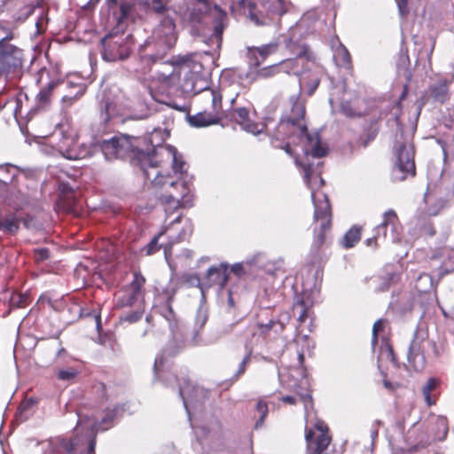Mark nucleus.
<instances>
[{
  "instance_id": "1",
  "label": "nucleus",
  "mask_w": 454,
  "mask_h": 454,
  "mask_svg": "<svg viewBox=\"0 0 454 454\" xmlns=\"http://www.w3.org/2000/svg\"><path fill=\"white\" fill-rule=\"evenodd\" d=\"M159 133L158 130H154L148 137L144 138L145 142L153 146L151 152H145L144 150L138 151V160L141 163V168L147 180H150L154 187H160L166 184H169L170 186L180 185L182 189L185 190V186L183 183H176L172 179L169 174L164 175L162 170H157L156 168H162L163 163H171L173 170L176 173H183L184 168V162L178 156L176 149L172 145H153V137Z\"/></svg>"
},
{
  "instance_id": "2",
  "label": "nucleus",
  "mask_w": 454,
  "mask_h": 454,
  "mask_svg": "<svg viewBox=\"0 0 454 454\" xmlns=\"http://www.w3.org/2000/svg\"><path fill=\"white\" fill-rule=\"evenodd\" d=\"M291 102L290 113L281 118L277 127L275 140L279 141L293 137H297L299 139L305 138L307 145L303 151L306 155L315 158L325 156L327 148L321 144L319 136L312 135L308 130L305 122L306 107L304 103L299 97L292 98Z\"/></svg>"
},
{
  "instance_id": "3",
  "label": "nucleus",
  "mask_w": 454,
  "mask_h": 454,
  "mask_svg": "<svg viewBox=\"0 0 454 454\" xmlns=\"http://www.w3.org/2000/svg\"><path fill=\"white\" fill-rule=\"evenodd\" d=\"M170 0H141L140 4L146 9L159 15H166L154 31L156 39L155 46L158 47V52L154 59H162L176 43L177 34L176 32V24L173 18L167 15L169 11Z\"/></svg>"
},
{
  "instance_id": "4",
  "label": "nucleus",
  "mask_w": 454,
  "mask_h": 454,
  "mask_svg": "<svg viewBox=\"0 0 454 454\" xmlns=\"http://www.w3.org/2000/svg\"><path fill=\"white\" fill-rule=\"evenodd\" d=\"M200 99L210 103L211 110L188 114L186 119L190 126L200 129L217 125L227 117L223 109V94L218 88L203 89L200 92Z\"/></svg>"
},
{
  "instance_id": "5",
  "label": "nucleus",
  "mask_w": 454,
  "mask_h": 454,
  "mask_svg": "<svg viewBox=\"0 0 454 454\" xmlns=\"http://www.w3.org/2000/svg\"><path fill=\"white\" fill-rule=\"evenodd\" d=\"M287 48L291 54L294 56V58L283 60L278 65H273L259 69L257 71V76L261 78H269L280 73L283 68H290L294 74H299L302 72L299 69L300 64L303 65L305 62L315 63L316 57L307 44H299L293 40H289L287 43Z\"/></svg>"
},
{
  "instance_id": "6",
  "label": "nucleus",
  "mask_w": 454,
  "mask_h": 454,
  "mask_svg": "<svg viewBox=\"0 0 454 454\" xmlns=\"http://www.w3.org/2000/svg\"><path fill=\"white\" fill-rule=\"evenodd\" d=\"M314 201L313 215V243L312 247L319 250L326 240L327 233L332 228L333 211L330 200L326 194H322V198H316L312 192Z\"/></svg>"
},
{
  "instance_id": "7",
  "label": "nucleus",
  "mask_w": 454,
  "mask_h": 454,
  "mask_svg": "<svg viewBox=\"0 0 454 454\" xmlns=\"http://www.w3.org/2000/svg\"><path fill=\"white\" fill-rule=\"evenodd\" d=\"M146 278L140 270L132 271V280L115 295V308L145 307Z\"/></svg>"
},
{
  "instance_id": "8",
  "label": "nucleus",
  "mask_w": 454,
  "mask_h": 454,
  "mask_svg": "<svg viewBox=\"0 0 454 454\" xmlns=\"http://www.w3.org/2000/svg\"><path fill=\"white\" fill-rule=\"evenodd\" d=\"M101 56L107 62H115L128 59L132 51L131 35L110 33L101 39Z\"/></svg>"
},
{
  "instance_id": "9",
  "label": "nucleus",
  "mask_w": 454,
  "mask_h": 454,
  "mask_svg": "<svg viewBox=\"0 0 454 454\" xmlns=\"http://www.w3.org/2000/svg\"><path fill=\"white\" fill-rule=\"evenodd\" d=\"M396 160L394 163L391 178L393 182H403L416 176L415 148L412 145L400 144L396 147Z\"/></svg>"
},
{
  "instance_id": "10",
  "label": "nucleus",
  "mask_w": 454,
  "mask_h": 454,
  "mask_svg": "<svg viewBox=\"0 0 454 454\" xmlns=\"http://www.w3.org/2000/svg\"><path fill=\"white\" fill-rule=\"evenodd\" d=\"M260 7L261 9L257 10L256 4L252 2L247 4L248 16L257 25H265V18L273 20L286 12L285 0H260Z\"/></svg>"
},
{
  "instance_id": "11",
  "label": "nucleus",
  "mask_w": 454,
  "mask_h": 454,
  "mask_svg": "<svg viewBox=\"0 0 454 454\" xmlns=\"http://www.w3.org/2000/svg\"><path fill=\"white\" fill-rule=\"evenodd\" d=\"M99 147L108 160L122 159L129 153H136L138 157L139 148H136L132 138L126 135L114 136L99 143Z\"/></svg>"
},
{
  "instance_id": "12",
  "label": "nucleus",
  "mask_w": 454,
  "mask_h": 454,
  "mask_svg": "<svg viewBox=\"0 0 454 454\" xmlns=\"http://www.w3.org/2000/svg\"><path fill=\"white\" fill-rule=\"evenodd\" d=\"M182 215H179L172 220L168 225L163 226L159 231L162 233V237H166V241H163V251L165 255L170 254L173 247L176 244L188 239L193 231L192 225L190 221L184 223V226L179 227Z\"/></svg>"
},
{
  "instance_id": "13",
  "label": "nucleus",
  "mask_w": 454,
  "mask_h": 454,
  "mask_svg": "<svg viewBox=\"0 0 454 454\" xmlns=\"http://www.w3.org/2000/svg\"><path fill=\"white\" fill-rule=\"evenodd\" d=\"M314 428L318 432L317 435H315L312 428H306L305 430L307 454H328V447L332 442V437L329 434L327 424L321 419H317L314 424Z\"/></svg>"
},
{
  "instance_id": "14",
  "label": "nucleus",
  "mask_w": 454,
  "mask_h": 454,
  "mask_svg": "<svg viewBox=\"0 0 454 454\" xmlns=\"http://www.w3.org/2000/svg\"><path fill=\"white\" fill-rule=\"evenodd\" d=\"M33 12V6L28 4L27 0H4L0 12L3 18L0 20L13 24V29H17Z\"/></svg>"
},
{
  "instance_id": "15",
  "label": "nucleus",
  "mask_w": 454,
  "mask_h": 454,
  "mask_svg": "<svg viewBox=\"0 0 454 454\" xmlns=\"http://www.w3.org/2000/svg\"><path fill=\"white\" fill-rule=\"evenodd\" d=\"M197 53H189L176 57L173 61L174 69L168 74L163 77V82L168 86H175L180 81L181 72L183 69L194 70L199 72L197 68H201V64L196 59Z\"/></svg>"
},
{
  "instance_id": "16",
  "label": "nucleus",
  "mask_w": 454,
  "mask_h": 454,
  "mask_svg": "<svg viewBox=\"0 0 454 454\" xmlns=\"http://www.w3.org/2000/svg\"><path fill=\"white\" fill-rule=\"evenodd\" d=\"M425 342H427L425 334L417 331L413 335L408 352V362L416 371H420L425 366Z\"/></svg>"
},
{
  "instance_id": "17",
  "label": "nucleus",
  "mask_w": 454,
  "mask_h": 454,
  "mask_svg": "<svg viewBox=\"0 0 454 454\" xmlns=\"http://www.w3.org/2000/svg\"><path fill=\"white\" fill-rule=\"evenodd\" d=\"M8 43L0 44V79H7L8 75L20 65V61L15 58L20 49Z\"/></svg>"
},
{
  "instance_id": "18",
  "label": "nucleus",
  "mask_w": 454,
  "mask_h": 454,
  "mask_svg": "<svg viewBox=\"0 0 454 454\" xmlns=\"http://www.w3.org/2000/svg\"><path fill=\"white\" fill-rule=\"evenodd\" d=\"M20 168L12 164L0 165V185L10 187L8 190L14 200L24 198V193L18 185Z\"/></svg>"
},
{
  "instance_id": "19",
  "label": "nucleus",
  "mask_w": 454,
  "mask_h": 454,
  "mask_svg": "<svg viewBox=\"0 0 454 454\" xmlns=\"http://www.w3.org/2000/svg\"><path fill=\"white\" fill-rule=\"evenodd\" d=\"M375 231L378 235H381L384 239L387 237V233L389 231L391 240L394 242L399 241L402 232V225L396 213L392 209L385 212L383 215V221L376 227Z\"/></svg>"
},
{
  "instance_id": "20",
  "label": "nucleus",
  "mask_w": 454,
  "mask_h": 454,
  "mask_svg": "<svg viewBox=\"0 0 454 454\" xmlns=\"http://www.w3.org/2000/svg\"><path fill=\"white\" fill-rule=\"evenodd\" d=\"M231 118L242 127V129L254 135L261 134L264 125L250 119L249 110L247 107L233 108L230 114Z\"/></svg>"
},
{
  "instance_id": "21",
  "label": "nucleus",
  "mask_w": 454,
  "mask_h": 454,
  "mask_svg": "<svg viewBox=\"0 0 454 454\" xmlns=\"http://www.w3.org/2000/svg\"><path fill=\"white\" fill-rule=\"evenodd\" d=\"M198 3L202 4L208 7L210 14L214 16V33L213 35L216 38L218 43L223 40V33L227 22V13L218 4H214L209 7V0H196Z\"/></svg>"
},
{
  "instance_id": "22",
  "label": "nucleus",
  "mask_w": 454,
  "mask_h": 454,
  "mask_svg": "<svg viewBox=\"0 0 454 454\" xmlns=\"http://www.w3.org/2000/svg\"><path fill=\"white\" fill-rule=\"evenodd\" d=\"M278 43H270L260 47H248L247 58L250 66L259 67L269 56L278 51Z\"/></svg>"
},
{
  "instance_id": "23",
  "label": "nucleus",
  "mask_w": 454,
  "mask_h": 454,
  "mask_svg": "<svg viewBox=\"0 0 454 454\" xmlns=\"http://www.w3.org/2000/svg\"><path fill=\"white\" fill-rule=\"evenodd\" d=\"M184 348V345L173 341L169 343L162 351V354L155 358L153 370L158 376L159 372L163 369L168 359L176 356Z\"/></svg>"
},
{
  "instance_id": "24",
  "label": "nucleus",
  "mask_w": 454,
  "mask_h": 454,
  "mask_svg": "<svg viewBox=\"0 0 454 454\" xmlns=\"http://www.w3.org/2000/svg\"><path fill=\"white\" fill-rule=\"evenodd\" d=\"M454 81V75L450 79L442 78L437 83L428 88L431 97L441 104L445 103L450 98V85Z\"/></svg>"
},
{
  "instance_id": "25",
  "label": "nucleus",
  "mask_w": 454,
  "mask_h": 454,
  "mask_svg": "<svg viewBox=\"0 0 454 454\" xmlns=\"http://www.w3.org/2000/svg\"><path fill=\"white\" fill-rule=\"evenodd\" d=\"M174 300V293L169 294L166 301L159 306V313L163 317L168 324V327L173 334L178 332V318L172 308Z\"/></svg>"
},
{
  "instance_id": "26",
  "label": "nucleus",
  "mask_w": 454,
  "mask_h": 454,
  "mask_svg": "<svg viewBox=\"0 0 454 454\" xmlns=\"http://www.w3.org/2000/svg\"><path fill=\"white\" fill-rule=\"evenodd\" d=\"M227 270V263H221L219 266H212L208 268L207 271V278L210 284L216 285L219 286L220 288H223L229 280Z\"/></svg>"
},
{
  "instance_id": "27",
  "label": "nucleus",
  "mask_w": 454,
  "mask_h": 454,
  "mask_svg": "<svg viewBox=\"0 0 454 454\" xmlns=\"http://www.w3.org/2000/svg\"><path fill=\"white\" fill-rule=\"evenodd\" d=\"M320 75L317 72L303 74L300 79L301 88L309 96H312L320 84Z\"/></svg>"
},
{
  "instance_id": "28",
  "label": "nucleus",
  "mask_w": 454,
  "mask_h": 454,
  "mask_svg": "<svg viewBox=\"0 0 454 454\" xmlns=\"http://www.w3.org/2000/svg\"><path fill=\"white\" fill-rule=\"evenodd\" d=\"M333 59L336 65L345 69L352 68L351 55L348 49L341 43H340L333 51Z\"/></svg>"
},
{
  "instance_id": "29",
  "label": "nucleus",
  "mask_w": 454,
  "mask_h": 454,
  "mask_svg": "<svg viewBox=\"0 0 454 454\" xmlns=\"http://www.w3.org/2000/svg\"><path fill=\"white\" fill-rule=\"evenodd\" d=\"M260 335L267 337L270 332L274 329L275 333H282L285 330V325L280 321L270 320L268 323H257Z\"/></svg>"
},
{
  "instance_id": "30",
  "label": "nucleus",
  "mask_w": 454,
  "mask_h": 454,
  "mask_svg": "<svg viewBox=\"0 0 454 454\" xmlns=\"http://www.w3.org/2000/svg\"><path fill=\"white\" fill-rule=\"evenodd\" d=\"M361 239V228L354 226L344 235L341 244L344 248H351Z\"/></svg>"
},
{
  "instance_id": "31",
  "label": "nucleus",
  "mask_w": 454,
  "mask_h": 454,
  "mask_svg": "<svg viewBox=\"0 0 454 454\" xmlns=\"http://www.w3.org/2000/svg\"><path fill=\"white\" fill-rule=\"evenodd\" d=\"M414 308V299L412 297H407L400 301L395 307L394 310L396 315L400 317H405L407 315H411Z\"/></svg>"
},
{
  "instance_id": "32",
  "label": "nucleus",
  "mask_w": 454,
  "mask_h": 454,
  "mask_svg": "<svg viewBox=\"0 0 454 454\" xmlns=\"http://www.w3.org/2000/svg\"><path fill=\"white\" fill-rule=\"evenodd\" d=\"M162 233L159 232L156 234L148 244L141 248L142 254L150 256L159 252L161 248L163 249V242L160 243Z\"/></svg>"
},
{
  "instance_id": "33",
  "label": "nucleus",
  "mask_w": 454,
  "mask_h": 454,
  "mask_svg": "<svg viewBox=\"0 0 454 454\" xmlns=\"http://www.w3.org/2000/svg\"><path fill=\"white\" fill-rule=\"evenodd\" d=\"M59 84V82L51 81L40 90L37 95V99L41 106H46L50 103L52 91Z\"/></svg>"
},
{
  "instance_id": "34",
  "label": "nucleus",
  "mask_w": 454,
  "mask_h": 454,
  "mask_svg": "<svg viewBox=\"0 0 454 454\" xmlns=\"http://www.w3.org/2000/svg\"><path fill=\"white\" fill-rule=\"evenodd\" d=\"M0 229L9 233H16L20 229V219L16 215L0 220Z\"/></svg>"
},
{
  "instance_id": "35",
  "label": "nucleus",
  "mask_w": 454,
  "mask_h": 454,
  "mask_svg": "<svg viewBox=\"0 0 454 454\" xmlns=\"http://www.w3.org/2000/svg\"><path fill=\"white\" fill-rule=\"evenodd\" d=\"M437 385L438 380L435 378H430L422 388L425 401L428 406L434 405L436 403V400L431 396V392L437 387Z\"/></svg>"
},
{
  "instance_id": "36",
  "label": "nucleus",
  "mask_w": 454,
  "mask_h": 454,
  "mask_svg": "<svg viewBox=\"0 0 454 454\" xmlns=\"http://www.w3.org/2000/svg\"><path fill=\"white\" fill-rule=\"evenodd\" d=\"M30 303V296L25 293H13L10 298V306L12 308H25Z\"/></svg>"
},
{
  "instance_id": "37",
  "label": "nucleus",
  "mask_w": 454,
  "mask_h": 454,
  "mask_svg": "<svg viewBox=\"0 0 454 454\" xmlns=\"http://www.w3.org/2000/svg\"><path fill=\"white\" fill-rule=\"evenodd\" d=\"M160 200L165 205V211L167 213L184 207L180 199L172 194L161 196Z\"/></svg>"
},
{
  "instance_id": "38",
  "label": "nucleus",
  "mask_w": 454,
  "mask_h": 454,
  "mask_svg": "<svg viewBox=\"0 0 454 454\" xmlns=\"http://www.w3.org/2000/svg\"><path fill=\"white\" fill-rule=\"evenodd\" d=\"M20 101V97L18 96H8V95H0V110L4 108L8 104H13L14 106V114L21 115V109L19 105Z\"/></svg>"
},
{
  "instance_id": "39",
  "label": "nucleus",
  "mask_w": 454,
  "mask_h": 454,
  "mask_svg": "<svg viewBox=\"0 0 454 454\" xmlns=\"http://www.w3.org/2000/svg\"><path fill=\"white\" fill-rule=\"evenodd\" d=\"M79 374V371L74 367L61 368L57 372V379L60 381H73Z\"/></svg>"
},
{
  "instance_id": "40",
  "label": "nucleus",
  "mask_w": 454,
  "mask_h": 454,
  "mask_svg": "<svg viewBox=\"0 0 454 454\" xmlns=\"http://www.w3.org/2000/svg\"><path fill=\"white\" fill-rule=\"evenodd\" d=\"M255 409L260 413V417L254 425V428L258 429L262 427L264 420L268 415V403L263 400H259L256 403Z\"/></svg>"
},
{
  "instance_id": "41",
  "label": "nucleus",
  "mask_w": 454,
  "mask_h": 454,
  "mask_svg": "<svg viewBox=\"0 0 454 454\" xmlns=\"http://www.w3.org/2000/svg\"><path fill=\"white\" fill-rule=\"evenodd\" d=\"M117 416V409H112L106 411V414L102 420L98 424V429L107 430L113 426V422Z\"/></svg>"
},
{
  "instance_id": "42",
  "label": "nucleus",
  "mask_w": 454,
  "mask_h": 454,
  "mask_svg": "<svg viewBox=\"0 0 454 454\" xmlns=\"http://www.w3.org/2000/svg\"><path fill=\"white\" fill-rule=\"evenodd\" d=\"M136 309L131 312L126 313L124 316L121 317V320L123 322H128L129 324H134L139 321L145 313V307H135Z\"/></svg>"
},
{
  "instance_id": "43",
  "label": "nucleus",
  "mask_w": 454,
  "mask_h": 454,
  "mask_svg": "<svg viewBox=\"0 0 454 454\" xmlns=\"http://www.w3.org/2000/svg\"><path fill=\"white\" fill-rule=\"evenodd\" d=\"M78 442L79 440L77 437L65 438L61 440L60 447L66 454H76L75 449L78 445Z\"/></svg>"
},
{
  "instance_id": "44",
  "label": "nucleus",
  "mask_w": 454,
  "mask_h": 454,
  "mask_svg": "<svg viewBox=\"0 0 454 454\" xmlns=\"http://www.w3.org/2000/svg\"><path fill=\"white\" fill-rule=\"evenodd\" d=\"M340 113L348 118L360 117L361 114L356 111L350 101H341L340 104Z\"/></svg>"
},
{
  "instance_id": "45",
  "label": "nucleus",
  "mask_w": 454,
  "mask_h": 454,
  "mask_svg": "<svg viewBox=\"0 0 454 454\" xmlns=\"http://www.w3.org/2000/svg\"><path fill=\"white\" fill-rule=\"evenodd\" d=\"M4 22L0 20V29L4 31L6 33L5 36L0 39V44H4L6 42H10L13 40L15 35V29H13V24H7L6 26L4 25Z\"/></svg>"
},
{
  "instance_id": "46",
  "label": "nucleus",
  "mask_w": 454,
  "mask_h": 454,
  "mask_svg": "<svg viewBox=\"0 0 454 454\" xmlns=\"http://www.w3.org/2000/svg\"><path fill=\"white\" fill-rule=\"evenodd\" d=\"M251 356H252V350L250 349L248 351V353L245 356V357L243 358L241 363L239 364V369L236 372V373L234 374V379L235 380L239 379L240 376H242L246 372L247 364L251 361Z\"/></svg>"
},
{
  "instance_id": "47",
  "label": "nucleus",
  "mask_w": 454,
  "mask_h": 454,
  "mask_svg": "<svg viewBox=\"0 0 454 454\" xmlns=\"http://www.w3.org/2000/svg\"><path fill=\"white\" fill-rule=\"evenodd\" d=\"M301 401L304 404V409L306 412L309 411V410L313 409V398L311 392L309 390H307L304 394H299Z\"/></svg>"
},
{
  "instance_id": "48",
  "label": "nucleus",
  "mask_w": 454,
  "mask_h": 454,
  "mask_svg": "<svg viewBox=\"0 0 454 454\" xmlns=\"http://www.w3.org/2000/svg\"><path fill=\"white\" fill-rule=\"evenodd\" d=\"M38 403H39V399L37 397H34V396L27 397L20 404V410H21L22 411H28L32 407L35 406Z\"/></svg>"
},
{
  "instance_id": "49",
  "label": "nucleus",
  "mask_w": 454,
  "mask_h": 454,
  "mask_svg": "<svg viewBox=\"0 0 454 454\" xmlns=\"http://www.w3.org/2000/svg\"><path fill=\"white\" fill-rule=\"evenodd\" d=\"M385 327V321L384 319H378L375 321L372 326V341L374 343L378 342V335L380 332L384 330Z\"/></svg>"
},
{
  "instance_id": "50",
  "label": "nucleus",
  "mask_w": 454,
  "mask_h": 454,
  "mask_svg": "<svg viewBox=\"0 0 454 454\" xmlns=\"http://www.w3.org/2000/svg\"><path fill=\"white\" fill-rule=\"evenodd\" d=\"M183 282L189 286H199L200 278L197 274H185L183 276Z\"/></svg>"
},
{
  "instance_id": "51",
  "label": "nucleus",
  "mask_w": 454,
  "mask_h": 454,
  "mask_svg": "<svg viewBox=\"0 0 454 454\" xmlns=\"http://www.w3.org/2000/svg\"><path fill=\"white\" fill-rule=\"evenodd\" d=\"M50 257V251L46 247L35 250L34 258L36 262H42Z\"/></svg>"
},
{
  "instance_id": "52",
  "label": "nucleus",
  "mask_w": 454,
  "mask_h": 454,
  "mask_svg": "<svg viewBox=\"0 0 454 454\" xmlns=\"http://www.w3.org/2000/svg\"><path fill=\"white\" fill-rule=\"evenodd\" d=\"M273 145L276 148L283 149L288 155L294 158L295 163L297 165H299V166L301 165L298 160V156L294 155V153L293 149L291 148L289 143H286L285 145Z\"/></svg>"
},
{
  "instance_id": "53",
  "label": "nucleus",
  "mask_w": 454,
  "mask_h": 454,
  "mask_svg": "<svg viewBox=\"0 0 454 454\" xmlns=\"http://www.w3.org/2000/svg\"><path fill=\"white\" fill-rule=\"evenodd\" d=\"M231 271L239 278L244 276L246 273L244 265L241 262L234 263L231 267Z\"/></svg>"
},
{
  "instance_id": "54",
  "label": "nucleus",
  "mask_w": 454,
  "mask_h": 454,
  "mask_svg": "<svg viewBox=\"0 0 454 454\" xmlns=\"http://www.w3.org/2000/svg\"><path fill=\"white\" fill-rule=\"evenodd\" d=\"M111 106H112V104L108 100H105V101L101 102V106H102V108H104L102 115H103L105 121H108L111 118V115L109 113Z\"/></svg>"
},
{
  "instance_id": "55",
  "label": "nucleus",
  "mask_w": 454,
  "mask_h": 454,
  "mask_svg": "<svg viewBox=\"0 0 454 454\" xmlns=\"http://www.w3.org/2000/svg\"><path fill=\"white\" fill-rule=\"evenodd\" d=\"M85 91V88L83 86H80L79 87V90L76 92V94L74 96V97H67V96H64L62 98V100L64 102H67V101H69V104H72L74 100L78 99L80 97H82Z\"/></svg>"
},
{
  "instance_id": "56",
  "label": "nucleus",
  "mask_w": 454,
  "mask_h": 454,
  "mask_svg": "<svg viewBox=\"0 0 454 454\" xmlns=\"http://www.w3.org/2000/svg\"><path fill=\"white\" fill-rule=\"evenodd\" d=\"M398 9L402 16H405L409 13L408 3L409 0H396Z\"/></svg>"
},
{
  "instance_id": "57",
  "label": "nucleus",
  "mask_w": 454,
  "mask_h": 454,
  "mask_svg": "<svg viewBox=\"0 0 454 454\" xmlns=\"http://www.w3.org/2000/svg\"><path fill=\"white\" fill-rule=\"evenodd\" d=\"M298 306H300L302 309L301 312L299 315L298 320L300 322L303 323L306 320L307 317H308L307 309L304 307V301H298L294 304V307H298Z\"/></svg>"
},
{
  "instance_id": "58",
  "label": "nucleus",
  "mask_w": 454,
  "mask_h": 454,
  "mask_svg": "<svg viewBox=\"0 0 454 454\" xmlns=\"http://www.w3.org/2000/svg\"><path fill=\"white\" fill-rule=\"evenodd\" d=\"M375 232H377L375 231ZM381 235H378V233H375V235L372 238H369L365 240V243L368 247H373L374 248H377L378 247V239L380 237Z\"/></svg>"
},
{
  "instance_id": "59",
  "label": "nucleus",
  "mask_w": 454,
  "mask_h": 454,
  "mask_svg": "<svg viewBox=\"0 0 454 454\" xmlns=\"http://www.w3.org/2000/svg\"><path fill=\"white\" fill-rule=\"evenodd\" d=\"M234 294H235V291H234L233 287H231L228 292V305L231 308L235 307Z\"/></svg>"
},
{
  "instance_id": "60",
  "label": "nucleus",
  "mask_w": 454,
  "mask_h": 454,
  "mask_svg": "<svg viewBox=\"0 0 454 454\" xmlns=\"http://www.w3.org/2000/svg\"><path fill=\"white\" fill-rule=\"evenodd\" d=\"M383 385H384V387H385L386 388H387V389H389V390H392V391H394V390H395L396 388H398V387H401V385H400V384H398V383L394 384V383H392V382H390L389 380H385L383 381Z\"/></svg>"
},
{
  "instance_id": "61",
  "label": "nucleus",
  "mask_w": 454,
  "mask_h": 454,
  "mask_svg": "<svg viewBox=\"0 0 454 454\" xmlns=\"http://www.w3.org/2000/svg\"><path fill=\"white\" fill-rule=\"evenodd\" d=\"M96 435L90 441L87 454H95Z\"/></svg>"
},
{
  "instance_id": "62",
  "label": "nucleus",
  "mask_w": 454,
  "mask_h": 454,
  "mask_svg": "<svg viewBox=\"0 0 454 454\" xmlns=\"http://www.w3.org/2000/svg\"><path fill=\"white\" fill-rule=\"evenodd\" d=\"M280 400L285 403H287V404H291V405H294L296 403V399L295 397L292 396V395H285V396H282L280 398Z\"/></svg>"
},
{
  "instance_id": "63",
  "label": "nucleus",
  "mask_w": 454,
  "mask_h": 454,
  "mask_svg": "<svg viewBox=\"0 0 454 454\" xmlns=\"http://www.w3.org/2000/svg\"><path fill=\"white\" fill-rule=\"evenodd\" d=\"M304 170V174H305V178L307 179V181L309 180L310 178V176L312 174V167L309 164H306V165H301Z\"/></svg>"
},
{
  "instance_id": "64",
  "label": "nucleus",
  "mask_w": 454,
  "mask_h": 454,
  "mask_svg": "<svg viewBox=\"0 0 454 454\" xmlns=\"http://www.w3.org/2000/svg\"><path fill=\"white\" fill-rule=\"evenodd\" d=\"M121 16L126 17L129 12V6L125 4H121Z\"/></svg>"
}]
</instances>
